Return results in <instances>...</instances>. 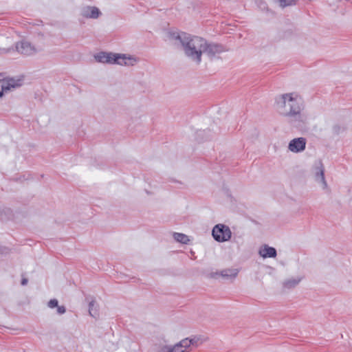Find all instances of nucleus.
Returning a JSON list of instances; mask_svg holds the SVG:
<instances>
[{"instance_id": "nucleus-1", "label": "nucleus", "mask_w": 352, "mask_h": 352, "mask_svg": "<svg viewBox=\"0 0 352 352\" xmlns=\"http://www.w3.org/2000/svg\"><path fill=\"white\" fill-rule=\"evenodd\" d=\"M169 39L175 44H180L183 48L185 55L197 65L201 62L203 54V46L205 44V39L195 36H191L186 32H170Z\"/></svg>"}, {"instance_id": "nucleus-2", "label": "nucleus", "mask_w": 352, "mask_h": 352, "mask_svg": "<svg viewBox=\"0 0 352 352\" xmlns=\"http://www.w3.org/2000/svg\"><path fill=\"white\" fill-rule=\"evenodd\" d=\"M276 107L278 112L296 121H303L302 111L304 104L301 98L296 93L283 94L276 98Z\"/></svg>"}, {"instance_id": "nucleus-3", "label": "nucleus", "mask_w": 352, "mask_h": 352, "mask_svg": "<svg viewBox=\"0 0 352 352\" xmlns=\"http://www.w3.org/2000/svg\"><path fill=\"white\" fill-rule=\"evenodd\" d=\"M94 58L98 63L117 64L122 66H133L138 62V59L133 56L112 52H100L97 53Z\"/></svg>"}, {"instance_id": "nucleus-4", "label": "nucleus", "mask_w": 352, "mask_h": 352, "mask_svg": "<svg viewBox=\"0 0 352 352\" xmlns=\"http://www.w3.org/2000/svg\"><path fill=\"white\" fill-rule=\"evenodd\" d=\"M212 235L215 241L225 242L230 240L232 232L228 226L223 224H217L213 228Z\"/></svg>"}, {"instance_id": "nucleus-5", "label": "nucleus", "mask_w": 352, "mask_h": 352, "mask_svg": "<svg viewBox=\"0 0 352 352\" xmlns=\"http://www.w3.org/2000/svg\"><path fill=\"white\" fill-rule=\"evenodd\" d=\"M194 340L185 338L175 345H164L160 348L158 352H188L187 349L194 344Z\"/></svg>"}, {"instance_id": "nucleus-6", "label": "nucleus", "mask_w": 352, "mask_h": 352, "mask_svg": "<svg viewBox=\"0 0 352 352\" xmlns=\"http://www.w3.org/2000/svg\"><path fill=\"white\" fill-rule=\"evenodd\" d=\"M225 51L226 50L222 45L208 43L205 40V44L203 46V54H206L210 59L215 58L217 55Z\"/></svg>"}, {"instance_id": "nucleus-7", "label": "nucleus", "mask_w": 352, "mask_h": 352, "mask_svg": "<svg viewBox=\"0 0 352 352\" xmlns=\"http://www.w3.org/2000/svg\"><path fill=\"white\" fill-rule=\"evenodd\" d=\"M15 50L19 53L25 56H32L39 51L34 45L27 41H21L16 43Z\"/></svg>"}, {"instance_id": "nucleus-8", "label": "nucleus", "mask_w": 352, "mask_h": 352, "mask_svg": "<svg viewBox=\"0 0 352 352\" xmlns=\"http://www.w3.org/2000/svg\"><path fill=\"white\" fill-rule=\"evenodd\" d=\"M306 147V139L304 138H297L292 140L288 145V149L292 153L302 152Z\"/></svg>"}, {"instance_id": "nucleus-9", "label": "nucleus", "mask_w": 352, "mask_h": 352, "mask_svg": "<svg viewBox=\"0 0 352 352\" xmlns=\"http://www.w3.org/2000/svg\"><path fill=\"white\" fill-rule=\"evenodd\" d=\"M314 177L316 182L320 184L323 189L327 188V183L324 177V169L322 162L315 168Z\"/></svg>"}, {"instance_id": "nucleus-10", "label": "nucleus", "mask_w": 352, "mask_h": 352, "mask_svg": "<svg viewBox=\"0 0 352 352\" xmlns=\"http://www.w3.org/2000/svg\"><path fill=\"white\" fill-rule=\"evenodd\" d=\"M100 14V11L96 7L86 6L81 10V15L87 19H97Z\"/></svg>"}, {"instance_id": "nucleus-11", "label": "nucleus", "mask_w": 352, "mask_h": 352, "mask_svg": "<svg viewBox=\"0 0 352 352\" xmlns=\"http://www.w3.org/2000/svg\"><path fill=\"white\" fill-rule=\"evenodd\" d=\"M3 89L10 91L12 88L14 89L21 87L23 84V79L10 78L7 80L3 79Z\"/></svg>"}, {"instance_id": "nucleus-12", "label": "nucleus", "mask_w": 352, "mask_h": 352, "mask_svg": "<svg viewBox=\"0 0 352 352\" xmlns=\"http://www.w3.org/2000/svg\"><path fill=\"white\" fill-rule=\"evenodd\" d=\"M259 254L263 258H275L277 255L276 250L273 247L264 245L259 250Z\"/></svg>"}, {"instance_id": "nucleus-13", "label": "nucleus", "mask_w": 352, "mask_h": 352, "mask_svg": "<svg viewBox=\"0 0 352 352\" xmlns=\"http://www.w3.org/2000/svg\"><path fill=\"white\" fill-rule=\"evenodd\" d=\"M239 270L237 269H225L219 272V274L226 280H233L237 276Z\"/></svg>"}, {"instance_id": "nucleus-14", "label": "nucleus", "mask_w": 352, "mask_h": 352, "mask_svg": "<svg viewBox=\"0 0 352 352\" xmlns=\"http://www.w3.org/2000/svg\"><path fill=\"white\" fill-rule=\"evenodd\" d=\"M302 277L291 278L284 281L283 287L286 289H292L297 286L302 280Z\"/></svg>"}, {"instance_id": "nucleus-15", "label": "nucleus", "mask_w": 352, "mask_h": 352, "mask_svg": "<svg viewBox=\"0 0 352 352\" xmlns=\"http://www.w3.org/2000/svg\"><path fill=\"white\" fill-rule=\"evenodd\" d=\"M173 236L176 241L182 244H188L190 241L188 236L183 233L173 232Z\"/></svg>"}, {"instance_id": "nucleus-16", "label": "nucleus", "mask_w": 352, "mask_h": 352, "mask_svg": "<svg viewBox=\"0 0 352 352\" xmlns=\"http://www.w3.org/2000/svg\"><path fill=\"white\" fill-rule=\"evenodd\" d=\"M89 313L90 316H91L92 317H94V318H96L98 314L97 306H96V302L94 300H91L89 303Z\"/></svg>"}, {"instance_id": "nucleus-17", "label": "nucleus", "mask_w": 352, "mask_h": 352, "mask_svg": "<svg viewBox=\"0 0 352 352\" xmlns=\"http://www.w3.org/2000/svg\"><path fill=\"white\" fill-rule=\"evenodd\" d=\"M296 0H279L280 6L283 8L292 6L295 3Z\"/></svg>"}, {"instance_id": "nucleus-18", "label": "nucleus", "mask_w": 352, "mask_h": 352, "mask_svg": "<svg viewBox=\"0 0 352 352\" xmlns=\"http://www.w3.org/2000/svg\"><path fill=\"white\" fill-rule=\"evenodd\" d=\"M58 300L56 299H51L48 303H47V306L51 308V309H53L56 307L58 306Z\"/></svg>"}, {"instance_id": "nucleus-19", "label": "nucleus", "mask_w": 352, "mask_h": 352, "mask_svg": "<svg viewBox=\"0 0 352 352\" xmlns=\"http://www.w3.org/2000/svg\"><path fill=\"white\" fill-rule=\"evenodd\" d=\"M15 50L13 47L8 48H0V53L1 54H10L14 52Z\"/></svg>"}, {"instance_id": "nucleus-20", "label": "nucleus", "mask_w": 352, "mask_h": 352, "mask_svg": "<svg viewBox=\"0 0 352 352\" xmlns=\"http://www.w3.org/2000/svg\"><path fill=\"white\" fill-rule=\"evenodd\" d=\"M66 312V308L65 306H57V313L60 315H62Z\"/></svg>"}, {"instance_id": "nucleus-21", "label": "nucleus", "mask_w": 352, "mask_h": 352, "mask_svg": "<svg viewBox=\"0 0 352 352\" xmlns=\"http://www.w3.org/2000/svg\"><path fill=\"white\" fill-rule=\"evenodd\" d=\"M28 278H22V280H21V285H22L23 286H25V285H26L28 284Z\"/></svg>"}, {"instance_id": "nucleus-22", "label": "nucleus", "mask_w": 352, "mask_h": 352, "mask_svg": "<svg viewBox=\"0 0 352 352\" xmlns=\"http://www.w3.org/2000/svg\"><path fill=\"white\" fill-rule=\"evenodd\" d=\"M4 91H6L3 89V84H1V90L0 91V98H1L3 96Z\"/></svg>"}]
</instances>
